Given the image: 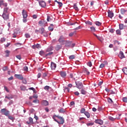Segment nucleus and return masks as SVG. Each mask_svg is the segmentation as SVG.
<instances>
[{
	"label": "nucleus",
	"instance_id": "1",
	"mask_svg": "<svg viewBox=\"0 0 127 127\" xmlns=\"http://www.w3.org/2000/svg\"><path fill=\"white\" fill-rule=\"evenodd\" d=\"M0 113L2 115H4V116H8L9 115V111L8 110H6L5 108H3L1 109Z\"/></svg>",
	"mask_w": 127,
	"mask_h": 127
},
{
	"label": "nucleus",
	"instance_id": "2",
	"mask_svg": "<svg viewBox=\"0 0 127 127\" xmlns=\"http://www.w3.org/2000/svg\"><path fill=\"white\" fill-rule=\"evenodd\" d=\"M75 84H76V88H77L78 89H82L83 85L82 82L80 81H78V82L75 81Z\"/></svg>",
	"mask_w": 127,
	"mask_h": 127
},
{
	"label": "nucleus",
	"instance_id": "3",
	"mask_svg": "<svg viewBox=\"0 0 127 127\" xmlns=\"http://www.w3.org/2000/svg\"><path fill=\"white\" fill-rule=\"evenodd\" d=\"M58 41L59 42H60V43L62 44V45H64V41H66V40H65V38L64 37V36H61L60 37V38L59 39Z\"/></svg>",
	"mask_w": 127,
	"mask_h": 127
},
{
	"label": "nucleus",
	"instance_id": "4",
	"mask_svg": "<svg viewBox=\"0 0 127 127\" xmlns=\"http://www.w3.org/2000/svg\"><path fill=\"white\" fill-rule=\"evenodd\" d=\"M9 13H3L2 16L4 20H8L9 18Z\"/></svg>",
	"mask_w": 127,
	"mask_h": 127
},
{
	"label": "nucleus",
	"instance_id": "5",
	"mask_svg": "<svg viewBox=\"0 0 127 127\" xmlns=\"http://www.w3.org/2000/svg\"><path fill=\"white\" fill-rule=\"evenodd\" d=\"M64 44H65V47H70V46H71V44H72V42L65 40V41H64Z\"/></svg>",
	"mask_w": 127,
	"mask_h": 127
},
{
	"label": "nucleus",
	"instance_id": "6",
	"mask_svg": "<svg viewBox=\"0 0 127 127\" xmlns=\"http://www.w3.org/2000/svg\"><path fill=\"white\" fill-rule=\"evenodd\" d=\"M47 22L46 21H44V20H42L39 21V25L41 26H45Z\"/></svg>",
	"mask_w": 127,
	"mask_h": 127
},
{
	"label": "nucleus",
	"instance_id": "7",
	"mask_svg": "<svg viewBox=\"0 0 127 127\" xmlns=\"http://www.w3.org/2000/svg\"><path fill=\"white\" fill-rule=\"evenodd\" d=\"M59 120H60V122L58 121V124H60V125H63L64 124V119L63 117L60 116H57Z\"/></svg>",
	"mask_w": 127,
	"mask_h": 127
},
{
	"label": "nucleus",
	"instance_id": "8",
	"mask_svg": "<svg viewBox=\"0 0 127 127\" xmlns=\"http://www.w3.org/2000/svg\"><path fill=\"white\" fill-rule=\"evenodd\" d=\"M39 3L41 7H45L46 6V3L44 1H39Z\"/></svg>",
	"mask_w": 127,
	"mask_h": 127
},
{
	"label": "nucleus",
	"instance_id": "9",
	"mask_svg": "<svg viewBox=\"0 0 127 127\" xmlns=\"http://www.w3.org/2000/svg\"><path fill=\"white\" fill-rule=\"evenodd\" d=\"M14 77L19 80H23V76L21 74H14Z\"/></svg>",
	"mask_w": 127,
	"mask_h": 127
},
{
	"label": "nucleus",
	"instance_id": "10",
	"mask_svg": "<svg viewBox=\"0 0 127 127\" xmlns=\"http://www.w3.org/2000/svg\"><path fill=\"white\" fill-rule=\"evenodd\" d=\"M22 14L23 18H26L27 17V12L25 10H22Z\"/></svg>",
	"mask_w": 127,
	"mask_h": 127
},
{
	"label": "nucleus",
	"instance_id": "11",
	"mask_svg": "<svg viewBox=\"0 0 127 127\" xmlns=\"http://www.w3.org/2000/svg\"><path fill=\"white\" fill-rule=\"evenodd\" d=\"M108 17H110V18H113L114 17V13L112 12V11L109 10L108 11Z\"/></svg>",
	"mask_w": 127,
	"mask_h": 127
},
{
	"label": "nucleus",
	"instance_id": "12",
	"mask_svg": "<svg viewBox=\"0 0 127 127\" xmlns=\"http://www.w3.org/2000/svg\"><path fill=\"white\" fill-rule=\"evenodd\" d=\"M95 124H98V125H103L104 122L101 120H96L95 121Z\"/></svg>",
	"mask_w": 127,
	"mask_h": 127
},
{
	"label": "nucleus",
	"instance_id": "13",
	"mask_svg": "<svg viewBox=\"0 0 127 127\" xmlns=\"http://www.w3.org/2000/svg\"><path fill=\"white\" fill-rule=\"evenodd\" d=\"M51 68L52 70H55V68H56V64L55 63L52 62L51 64Z\"/></svg>",
	"mask_w": 127,
	"mask_h": 127
},
{
	"label": "nucleus",
	"instance_id": "14",
	"mask_svg": "<svg viewBox=\"0 0 127 127\" xmlns=\"http://www.w3.org/2000/svg\"><path fill=\"white\" fill-rule=\"evenodd\" d=\"M119 56L121 59H123V58H125V55L124 54V52L121 51L120 52Z\"/></svg>",
	"mask_w": 127,
	"mask_h": 127
},
{
	"label": "nucleus",
	"instance_id": "15",
	"mask_svg": "<svg viewBox=\"0 0 127 127\" xmlns=\"http://www.w3.org/2000/svg\"><path fill=\"white\" fill-rule=\"evenodd\" d=\"M66 72L65 71H61V76L63 77V78H65V76H66Z\"/></svg>",
	"mask_w": 127,
	"mask_h": 127
},
{
	"label": "nucleus",
	"instance_id": "16",
	"mask_svg": "<svg viewBox=\"0 0 127 127\" xmlns=\"http://www.w3.org/2000/svg\"><path fill=\"white\" fill-rule=\"evenodd\" d=\"M29 122H27V124L28 125H29L30 124H33V119L31 117L29 118Z\"/></svg>",
	"mask_w": 127,
	"mask_h": 127
},
{
	"label": "nucleus",
	"instance_id": "17",
	"mask_svg": "<svg viewBox=\"0 0 127 127\" xmlns=\"http://www.w3.org/2000/svg\"><path fill=\"white\" fill-rule=\"evenodd\" d=\"M42 104L44 106H48V105H49V103H48V101L46 100H44L42 101Z\"/></svg>",
	"mask_w": 127,
	"mask_h": 127
},
{
	"label": "nucleus",
	"instance_id": "18",
	"mask_svg": "<svg viewBox=\"0 0 127 127\" xmlns=\"http://www.w3.org/2000/svg\"><path fill=\"white\" fill-rule=\"evenodd\" d=\"M44 31H45L44 28H41L39 29V32L41 33V34H43L44 33Z\"/></svg>",
	"mask_w": 127,
	"mask_h": 127
},
{
	"label": "nucleus",
	"instance_id": "19",
	"mask_svg": "<svg viewBox=\"0 0 127 127\" xmlns=\"http://www.w3.org/2000/svg\"><path fill=\"white\" fill-rule=\"evenodd\" d=\"M55 2H57V3H58L59 7H61L63 5V3H62V2L57 1V0H55Z\"/></svg>",
	"mask_w": 127,
	"mask_h": 127
},
{
	"label": "nucleus",
	"instance_id": "20",
	"mask_svg": "<svg viewBox=\"0 0 127 127\" xmlns=\"http://www.w3.org/2000/svg\"><path fill=\"white\" fill-rule=\"evenodd\" d=\"M73 8L77 11L79 10V8H78V6H77V3H74L73 4Z\"/></svg>",
	"mask_w": 127,
	"mask_h": 127
},
{
	"label": "nucleus",
	"instance_id": "21",
	"mask_svg": "<svg viewBox=\"0 0 127 127\" xmlns=\"http://www.w3.org/2000/svg\"><path fill=\"white\" fill-rule=\"evenodd\" d=\"M62 48V46L61 45H57L55 49L57 51H58V50H60Z\"/></svg>",
	"mask_w": 127,
	"mask_h": 127
},
{
	"label": "nucleus",
	"instance_id": "22",
	"mask_svg": "<svg viewBox=\"0 0 127 127\" xmlns=\"http://www.w3.org/2000/svg\"><path fill=\"white\" fill-rule=\"evenodd\" d=\"M127 10L124 8H122L121 9V14H125V13H126V12H127Z\"/></svg>",
	"mask_w": 127,
	"mask_h": 127
},
{
	"label": "nucleus",
	"instance_id": "23",
	"mask_svg": "<svg viewBox=\"0 0 127 127\" xmlns=\"http://www.w3.org/2000/svg\"><path fill=\"white\" fill-rule=\"evenodd\" d=\"M84 73L86 74V75H90V72H89V70L87 68H85L83 70Z\"/></svg>",
	"mask_w": 127,
	"mask_h": 127
},
{
	"label": "nucleus",
	"instance_id": "24",
	"mask_svg": "<svg viewBox=\"0 0 127 127\" xmlns=\"http://www.w3.org/2000/svg\"><path fill=\"white\" fill-rule=\"evenodd\" d=\"M3 13H9V12H8V8H4Z\"/></svg>",
	"mask_w": 127,
	"mask_h": 127
},
{
	"label": "nucleus",
	"instance_id": "25",
	"mask_svg": "<svg viewBox=\"0 0 127 127\" xmlns=\"http://www.w3.org/2000/svg\"><path fill=\"white\" fill-rule=\"evenodd\" d=\"M84 115H85V116H86L87 117V119H89L90 115V113H89V112H85L84 113Z\"/></svg>",
	"mask_w": 127,
	"mask_h": 127
},
{
	"label": "nucleus",
	"instance_id": "26",
	"mask_svg": "<svg viewBox=\"0 0 127 127\" xmlns=\"http://www.w3.org/2000/svg\"><path fill=\"white\" fill-rule=\"evenodd\" d=\"M5 52L6 57H8V56H9V53H10V52H9L8 50H6Z\"/></svg>",
	"mask_w": 127,
	"mask_h": 127
},
{
	"label": "nucleus",
	"instance_id": "27",
	"mask_svg": "<svg viewBox=\"0 0 127 127\" xmlns=\"http://www.w3.org/2000/svg\"><path fill=\"white\" fill-rule=\"evenodd\" d=\"M123 71L124 72V74L125 75H127V67H124L123 68Z\"/></svg>",
	"mask_w": 127,
	"mask_h": 127
},
{
	"label": "nucleus",
	"instance_id": "28",
	"mask_svg": "<svg viewBox=\"0 0 127 127\" xmlns=\"http://www.w3.org/2000/svg\"><path fill=\"white\" fill-rule=\"evenodd\" d=\"M108 102L109 103V104H113L114 101H113V100H112V98H108Z\"/></svg>",
	"mask_w": 127,
	"mask_h": 127
},
{
	"label": "nucleus",
	"instance_id": "29",
	"mask_svg": "<svg viewBox=\"0 0 127 127\" xmlns=\"http://www.w3.org/2000/svg\"><path fill=\"white\" fill-rule=\"evenodd\" d=\"M5 99H8V100H11V99H13V97L11 95H8L5 96Z\"/></svg>",
	"mask_w": 127,
	"mask_h": 127
},
{
	"label": "nucleus",
	"instance_id": "30",
	"mask_svg": "<svg viewBox=\"0 0 127 127\" xmlns=\"http://www.w3.org/2000/svg\"><path fill=\"white\" fill-rule=\"evenodd\" d=\"M20 89L21 90V91H25L26 89V87H25L24 85H22L20 87Z\"/></svg>",
	"mask_w": 127,
	"mask_h": 127
},
{
	"label": "nucleus",
	"instance_id": "31",
	"mask_svg": "<svg viewBox=\"0 0 127 127\" xmlns=\"http://www.w3.org/2000/svg\"><path fill=\"white\" fill-rule=\"evenodd\" d=\"M40 55L41 56H45V53L43 51H41L39 53Z\"/></svg>",
	"mask_w": 127,
	"mask_h": 127
},
{
	"label": "nucleus",
	"instance_id": "32",
	"mask_svg": "<svg viewBox=\"0 0 127 127\" xmlns=\"http://www.w3.org/2000/svg\"><path fill=\"white\" fill-rule=\"evenodd\" d=\"M95 24L97 26H101L102 25V23H101L99 21H96V22H95Z\"/></svg>",
	"mask_w": 127,
	"mask_h": 127
},
{
	"label": "nucleus",
	"instance_id": "33",
	"mask_svg": "<svg viewBox=\"0 0 127 127\" xmlns=\"http://www.w3.org/2000/svg\"><path fill=\"white\" fill-rule=\"evenodd\" d=\"M109 120H110V121H112V122H114V121H116V118H114L111 116H109Z\"/></svg>",
	"mask_w": 127,
	"mask_h": 127
},
{
	"label": "nucleus",
	"instance_id": "34",
	"mask_svg": "<svg viewBox=\"0 0 127 127\" xmlns=\"http://www.w3.org/2000/svg\"><path fill=\"white\" fill-rule=\"evenodd\" d=\"M86 93H87V92L85 90L81 89V94H82V95H86Z\"/></svg>",
	"mask_w": 127,
	"mask_h": 127
},
{
	"label": "nucleus",
	"instance_id": "35",
	"mask_svg": "<svg viewBox=\"0 0 127 127\" xmlns=\"http://www.w3.org/2000/svg\"><path fill=\"white\" fill-rule=\"evenodd\" d=\"M91 32H95L96 31V28L94 27H90Z\"/></svg>",
	"mask_w": 127,
	"mask_h": 127
},
{
	"label": "nucleus",
	"instance_id": "36",
	"mask_svg": "<svg viewBox=\"0 0 127 127\" xmlns=\"http://www.w3.org/2000/svg\"><path fill=\"white\" fill-rule=\"evenodd\" d=\"M81 114H85L86 113V110L84 108H82L80 110Z\"/></svg>",
	"mask_w": 127,
	"mask_h": 127
},
{
	"label": "nucleus",
	"instance_id": "37",
	"mask_svg": "<svg viewBox=\"0 0 127 127\" xmlns=\"http://www.w3.org/2000/svg\"><path fill=\"white\" fill-rule=\"evenodd\" d=\"M69 59L72 60L73 59H75V56L74 55H71L69 57Z\"/></svg>",
	"mask_w": 127,
	"mask_h": 127
},
{
	"label": "nucleus",
	"instance_id": "38",
	"mask_svg": "<svg viewBox=\"0 0 127 127\" xmlns=\"http://www.w3.org/2000/svg\"><path fill=\"white\" fill-rule=\"evenodd\" d=\"M119 28L121 30L124 29V24H119Z\"/></svg>",
	"mask_w": 127,
	"mask_h": 127
},
{
	"label": "nucleus",
	"instance_id": "39",
	"mask_svg": "<svg viewBox=\"0 0 127 127\" xmlns=\"http://www.w3.org/2000/svg\"><path fill=\"white\" fill-rule=\"evenodd\" d=\"M6 117H8V119H9V120H11V121H12V120H14V118L13 117L10 116L9 115L8 116H6Z\"/></svg>",
	"mask_w": 127,
	"mask_h": 127
},
{
	"label": "nucleus",
	"instance_id": "40",
	"mask_svg": "<svg viewBox=\"0 0 127 127\" xmlns=\"http://www.w3.org/2000/svg\"><path fill=\"white\" fill-rule=\"evenodd\" d=\"M114 43L115 45L117 44H118V45H120V44H121V43H120V42H119V41L118 40H114Z\"/></svg>",
	"mask_w": 127,
	"mask_h": 127
},
{
	"label": "nucleus",
	"instance_id": "41",
	"mask_svg": "<svg viewBox=\"0 0 127 127\" xmlns=\"http://www.w3.org/2000/svg\"><path fill=\"white\" fill-rule=\"evenodd\" d=\"M52 50H53V47H51L47 50V52H49V51H52Z\"/></svg>",
	"mask_w": 127,
	"mask_h": 127
},
{
	"label": "nucleus",
	"instance_id": "42",
	"mask_svg": "<svg viewBox=\"0 0 127 127\" xmlns=\"http://www.w3.org/2000/svg\"><path fill=\"white\" fill-rule=\"evenodd\" d=\"M52 54H53V52H51L45 55V56H46L47 57V56H49L50 55H52Z\"/></svg>",
	"mask_w": 127,
	"mask_h": 127
},
{
	"label": "nucleus",
	"instance_id": "43",
	"mask_svg": "<svg viewBox=\"0 0 127 127\" xmlns=\"http://www.w3.org/2000/svg\"><path fill=\"white\" fill-rule=\"evenodd\" d=\"M57 117H59V116H57L56 115H54L53 117V119L54 120L55 122H56L57 123H58V121H57L55 118H57Z\"/></svg>",
	"mask_w": 127,
	"mask_h": 127
},
{
	"label": "nucleus",
	"instance_id": "44",
	"mask_svg": "<svg viewBox=\"0 0 127 127\" xmlns=\"http://www.w3.org/2000/svg\"><path fill=\"white\" fill-rule=\"evenodd\" d=\"M87 66H89V67H92V62H89L87 63Z\"/></svg>",
	"mask_w": 127,
	"mask_h": 127
},
{
	"label": "nucleus",
	"instance_id": "45",
	"mask_svg": "<svg viewBox=\"0 0 127 127\" xmlns=\"http://www.w3.org/2000/svg\"><path fill=\"white\" fill-rule=\"evenodd\" d=\"M122 100L125 103H127V97H123Z\"/></svg>",
	"mask_w": 127,
	"mask_h": 127
},
{
	"label": "nucleus",
	"instance_id": "46",
	"mask_svg": "<svg viewBox=\"0 0 127 127\" xmlns=\"http://www.w3.org/2000/svg\"><path fill=\"white\" fill-rule=\"evenodd\" d=\"M47 21H51L52 19H51V18H50V16L49 15L47 16Z\"/></svg>",
	"mask_w": 127,
	"mask_h": 127
},
{
	"label": "nucleus",
	"instance_id": "47",
	"mask_svg": "<svg viewBox=\"0 0 127 127\" xmlns=\"http://www.w3.org/2000/svg\"><path fill=\"white\" fill-rule=\"evenodd\" d=\"M48 29H49V30L50 31H53V30H54V29L53 28V27H51V26H49V27H48Z\"/></svg>",
	"mask_w": 127,
	"mask_h": 127
},
{
	"label": "nucleus",
	"instance_id": "48",
	"mask_svg": "<svg viewBox=\"0 0 127 127\" xmlns=\"http://www.w3.org/2000/svg\"><path fill=\"white\" fill-rule=\"evenodd\" d=\"M25 36L26 38H30V35L29 34H25Z\"/></svg>",
	"mask_w": 127,
	"mask_h": 127
},
{
	"label": "nucleus",
	"instance_id": "49",
	"mask_svg": "<svg viewBox=\"0 0 127 127\" xmlns=\"http://www.w3.org/2000/svg\"><path fill=\"white\" fill-rule=\"evenodd\" d=\"M59 112H60V113H65V111L64 110V109L61 108V109L59 110Z\"/></svg>",
	"mask_w": 127,
	"mask_h": 127
},
{
	"label": "nucleus",
	"instance_id": "50",
	"mask_svg": "<svg viewBox=\"0 0 127 127\" xmlns=\"http://www.w3.org/2000/svg\"><path fill=\"white\" fill-rule=\"evenodd\" d=\"M116 33H117V34H118L119 35H121V30H116Z\"/></svg>",
	"mask_w": 127,
	"mask_h": 127
},
{
	"label": "nucleus",
	"instance_id": "51",
	"mask_svg": "<svg viewBox=\"0 0 127 127\" xmlns=\"http://www.w3.org/2000/svg\"><path fill=\"white\" fill-rule=\"evenodd\" d=\"M86 24H89V25H92L93 24V23L90 21H88L86 22Z\"/></svg>",
	"mask_w": 127,
	"mask_h": 127
},
{
	"label": "nucleus",
	"instance_id": "52",
	"mask_svg": "<svg viewBox=\"0 0 127 127\" xmlns=\"http://www.w3.org/2000/svg\"><path fill=\"white\" fill-rule=\"evenodd\" d=\"M16 58H17V59H19V60H21V56L20 55H17L16 56Z\"/></svg>",
	"mask_w": 127,
	"mask_h": 127
},
{
	"label": "nucleus",
	"instance_id": "53",
	"mask_svg": "<svg viewBox=\"0 0 127 127\" xmlns=\"http://www.w3.org/2000/svg\"><path fill=\"white\" fill-rule=\"evenodd\" d=\"M3 71H5L7 70V66H4L2 68Z\"/></svg>",
	"mask_w": 127,
	"mask_h": 127
},
{
	"label": "nucleus",
	"instance_id": "54",
	"mask_svg": "<svg viewBox=\"0 0 127 127\" xmlns=\"http://www.w3.org/2000/svg\"><path fill=\"white\" fill-rule=\"evenodd\" d=\"M3 0H0V7L3 5Z\"/></svg>",
	"mask_w": 127,
	"mask_h": 127
},
{
	"label": "nucleus",
	"instance_id": "55",
	"mask_svg": "<svg viewBox=\"0 0 127 127\" xmlns=\"http://www.w3.org/2000/svg\"><path fill=\"white\" fill-rule=\"evenodd\" d=\"M105 67V64H101L99 66V68H104Z\"/></svg>",
	"mask_w": 127,
	"mask_h": 127
},
{
	"label": "nucleus",
	"instance_id": "56",
	"mask_svg": "<svg viewBox=\"0 0 127 127\" xmlns=\"http://www.w3.org/2000/svg\"><path fill=\"white\" fill-rule=\"evenodd\" d=\"M23 69H24V71H28V67H27V66H25L24 67Z\"/></svg>",
	"mask_w": 127,
	"mask_h": 127
},
{
	"label": "nucleus",
	"instance_id": "57",
	"mask_svg": "<svg viewBox=\"0 0 127 127\" xmlns=\"http://www.w3.org/2000/svg\"><path fill=\"white\" fill-rule=\"evenodd\" d=\"M36 48H37L38 49H39V48H40V45L37 44L36 45Z\"/></svg>",
	"mask_w": 127,
	"mask_h": 127
},
{
	"label": "nucleus",
	"instance_id": "58",
	"mask_svg": "<svg viewBox=\"0 0 127 127\" xmlns=\"http://www.w3.org/2000/svg\"><path fill=\"white\" fill-rule=\"evenodd\" d=\"M1 42H4L5 41V38H1L0 39Z\"/></svg>",
	"mask_w": 127,
	"mask_h": 127
},
{
	"label": "nucleus",
	"instance_id": "59",
	"mask_svg": "<svg viewBox=\"0 0 127 127\" xmlns=\"http://www.w3.org/2000/svg\"><path fill=\"white\" fill-rule=\"evenodd\" d=\"M33 18H34V19H36V18H37V15L36 14L33 15Z\"/></svg>",
	"mask_w": 127,
	"mask_h": 127
},
{
	"label": "nucleus",
	"instance_id": "60",
	"mask_svg": "<svg viewBox=\"0 0 127 127\" xmlns=\"http://www.w3.org/2000/svg\"><path fill=\"white\" fill-rule=\"evenodd\" d=\"M49 88H50L49 86H45V87H44V89H45V90H49Z\"/></svg>",
	"mask_w": 127,
	"mask_h": 127
},
{
	"label": "nucleus",
	"instance_id": "61",
	"mask_svg": "<svg viewBox=\"0 0 127 127\" xmlns=\"http://www.w3.org/2000/svg\"><path fill=\"white\" fill-rule=\"evenodd\" d=\"M114 29H110L109 32H111V33H114Z\"/></svg>",
	"mask_w": 127,
	"mask_h": 127
},
{
	"label": "nucleus",
	"instance_id": "62",
	"mask_svg": "<svg viewBox=\"0 0 127 127\" xmlns=\"http://www.w3.org/2000/svg\"><path fill=\"white\" fill-rule=\"evenodd\" d=\"M10 45V43H7L6 45H5V47H8Z\"/></svg>",
	"mask_w": 127,
	"mask_h": 127
},
{
	"label": "nucleus",
	"instance_id": "63",
	"mask_svg": "<svg viewBox=\"0 0 127 127\" xmlns=\"http://www.w3.org/2000/svg\"><path fill=\"white\" fill-rule=\"evenodd\" d=\"M33 98H34V99H37V98H38V96H37V95H34L33 96Z\"/></svg>",
	"mask_w": 127,
	"mask_h": 127
},
{
	"label": "nucleus",
	"instance_id": "64",
	"mask_svg": "<svg viewBox=\"0 0 127 127\" xmlns=\"http://www.w3.org/2000/svg\"><path fill=\"white\" fill-rule=\"evenodd\" d=\"M73 35H74V33H73V32L70 33L69 34V36H70V37L73 36Z\"/></svg>",
	"mask_w": 127,
	"mask_h": 127
}]
</instances>
